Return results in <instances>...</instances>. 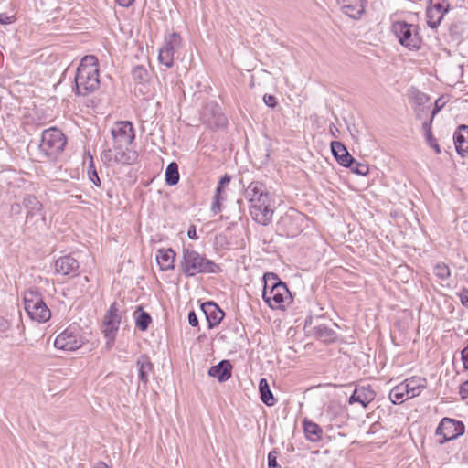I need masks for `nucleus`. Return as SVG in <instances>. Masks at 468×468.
Listing matches in <instances>:
<instances>
[{"instance_id": "27", "label": "nucleus", "mask_w": 468, "mask_h": 468, "mask_svg": "<svg viewBox=\"0 0 468 468\" xmlns=\"http://www.w3.org/2000/svg\"><path fill=\"white\" fill-rule=\"evenodd\" d=\"M401 383L403 384L405 389H407L406 399H408L419 396L426 388L427 380L423 378L412 377L405 379Z\"/></svg>"}, {"instance_id": "19", "label": "nucleus", "mask_w": 468, "mask_h": 468, "mask_svg": "<svg viewBox=\"0 0 468 468\" xmlns=\"http://www.w3.org/2000/svg\"><path fill=\"white\" fill-rule=\"evenodd\" d=\"M250 214L254 221L262 225L268 226L272 221L273 209L271 207V202L264 205H250Z\"/></svg>"}, {"instance_id": "43", "label": "nucleus", "mask_w": 468, "mask_h": 468, "mask_svg": "<svg viewBox=\"0 0 468 468\" xmlns=\"http://www.w3.org/2000/svg\"><path fill=\"white\" fill-rule=\"evenodd\" d=\"M430 109H431L430 105H426V106H422V107L414 106L413 111H414L416 119H418L420 121H423V122H425V120H429L430 117H428V115L430 112Z\"/></svg>"}, {"instance_id": "16", "label": "nucleus", "mask_w": 468, "mask_h": 468, "mask_svg": "<svg viewBox=\"0 0 468 468\" xmlns=\"http://www.w3.org/2000/svg\"><path fill=\"white\" fill-rule=\"evenodd\" d=\"M262 286L261 292H291L287 283L282 282L274 272H265L260 280Z\"/></svg>"}, {"instance_id": "56", "label": "nucleus", "mask_w": 468, "mask_h": 468, "mask_svg": "<svg viewBox=\"0 0 468 468\" xmlns=\"http://www.w3.org/2000/svg\"><path fill=\"white\" fill-rule=\"evenodd\" d=\"M314 317L312 315H309L306 317L304 321V329L308 332L309 329H311L313 326Z\"/></svg>"}, {"instance_id": "50", "label": "nucleus", "mask_w": 468, "mask_h": 468, "mask_svg": "<svg viewBox=\"0 0 468 468\" xmlns=\"http://www.w3.org/2000/svg\"><path fill=\"white\" fill-rule=\"evenodd\" d=\"M188 323L193 327L198 326V318H197L195 311H190L189 312V314H188Z\"/></svg>"}, {"instance_id": "46", "label": "nucleus", "mask_w": 468, "mask_h": 468, "mask_svg": "<svg viewBox=\"0 0 468 468\" xmlns=\"http://www.w3.org/2000/svg\"><path fill=\"white\" fill-rule=\"evenodd\" d=\"M221 195H218V193H215L214 195V197H213V201H212V204H211V211L216 215L218 213H219L222 209V205H221Z\"/></svg>"}, {"instance_id": "8", "label": "nucleus", "mask_w": 468, "mask_h": 468, "mask_svg": "<svg viewBox=\"0 0 468 468\" xmlns=\"http://www.w3.org/2000/svg\"><path fill=\"white\" fill-rule=\"evenodd\" d=\"M120 323L121 316L119 314L118 304L114 302L111 304L109 310L105 314L102 323V333L107 338L106 346L108 348L113 345Z\"/></svg>"}, {"instance_id": "18", "label": "nucleus", "mask_w": 468, "mask_h": 468, "mask_svg": "<svg viewBox=\"0 0 468 468\" xmlns=\"http://www.w3.org/2000/svg\"><path fill=\"white\" fill-rule=\"evenodd\" d=\"M79 261L72 254L61 256L55 261L56 272L64 276H76L79 273Z\"/></svg>"}, {"instance_id": "64", "label": "nucleus", "mask_w": 468, "mask_h": 468, "mask_svg": "<svg viewBox=\"0 0 468 468\" xmlns=\"http://www.w3.org/2000/svg\"><path fill=\"white\" fill-rule=\"evenodd\" d=\"M462 292H466V293H468V289H463Z\"/></svg>"}, {"instance_id": "48", "label": "nucleus", "mask_w": 468, "mask_h": 468, "mask_svg": "<svg viewBox=\"0 0 468 468\" xmlns=\"http://www.w3.org/2000/svg\"><path fill=\"white\" fill-rule=\"evenodd\" d=\"M263 101L268 107L271 109H274L278 104L276 97L271 94H265L263 96Z\"/></svg>"}, {"instance_id": "28", "label": "nucleus", "mask_w": 468, "mask_h": 468, "mask_svg": "<svg viewBox=\"0 0 468 468\" xmlns=\"http://www.w3.org/2000/svg\"><path fill=\"white\" fill-rule=\"evenodd\" d=\"M232 366L229 360H222L208 370L210 377L216 378L219 382H225L231 378Z\"/></svg>"}, {"instance_id": "49", "label": "nucleus", "mask_w": 468, "mask_h": 468, "mask_svg": "<svg viewBox=\"0 0 468 468\" xmlns=\"http://www.w3.org/2000/svg\"><path fill=\"white\" fill-rule=\"evenodd\" d=\"M88 174V177L89 179L96 186H101V179H100V176L98 175V172L97 170H91V172L90 173H87Z\"/></svg>"}, {"instance_id": "31", "label": "nucleus", "mask_w": 468, "mask_h": 468, "mask_svg": "<svg viewBox=\"0 0 468 468\" xmlns=\"http://www.w3.org/2000/svg\"><path fill=\"white\" fill-rule=\"evenodd\" d=\"M259 391L261 401L267 406H273L276 399L270 388L269 383L266 378H261L259 382Z\"/></svg>"}, {"instance_id": "20", "label": "nucleus", "mask_w": 468, "mask_h": 468, "mask_svg": "<svg viewBox=\"0 0 468 468\" xmlns=\"http://www.w3.org/2000/svg\"><path fill=\"white\" fill-rule=\"evenodd\" d=\"M330 148L333 156L341 166H350L355 163V158L349 154L346 146L340 141H332Z\"/></svg>"}, {"instance_id": "6", "label": "nucleus", "mask_w": 468, "mask_h": 468, "mask_svg": "<svg viewBox=\"0 0 468 468\" xmlns=\"http://www.w3.org/2000/svg\"><path fill=\"white\" fill-rule=\"evenodd\" d=\"M83 343L80 328L78 325H70L56 337L54 346L58 349L74 351Z\"/></svg>"}, {"instance_id": "41", "label": "nucleus", "mask_w": 468, "mask_h": 468, "mask_svg": "<svg viewBox=\"0 0 468 468\" xmlns=\"http://www.w3.org/2000/svg\"><path fill=\"white\" fill-rule=\"evenodd\" d=\"M346 167L349 168L352 173L356 174L358 176H365L369 173L368 165L364 163H359L356 159L354 164H352L350 166Z\"/></svg>"}, {"instance_id": "30", "label": "nucleus", "mask_w": 468, "mask_h": 468, "mask_svg": "<svg viewBox=\"0 0 468 468\" xmlns=\"http://www.w3.org/2000/svg\"><path fill=\"white\" fill-rule=\"evenodd\" d=\"M303 427L305 437L308 441L317 442L322 440L323 430L317 423L308 419H304L303 421Z\"/></svg>"}, {"instance_id": "1", "label": "nucleus", "mask_w": 468, "mask_h": 468, "mask_svg": "<svg viewBox=\"0 0 468 468\" xmlns=\"http://www.w3.org/2000/svg\"><path fill=\"white\" fill-rule=\"evenodd\" d=\"M74 80L75 94L78 96H88L99 88V65L95 56H85L80 60Z\"/></svg>"}, {"instance_id": "61", "label": "nucleus", "mask_w": 468, "mask_h": 468, "mask_svg": "<svg viewBox=\"0 0 468 468\" xmlns=\"http://www.w3.org/2000/svg\"><path fill=\"white\" fill-rule=\"evenodd\" d=\"M93 468H110L105 463L99 462L97 463Z\"/></svg>"}, {"instance_id": "9", "label": "nucleus", "mask_w": 468, "mask_h": 468, "mask_svg": "<svg viewBox=\"0 0 468 468\" xmlns=\"http://www.w3.org/2000/svg\"><path fill=\"white\" fill-rule=\"evenodd\" d=\"M464 424L457 420L443 418L436 429V435L441 436L440 444L454 440L464 433Z\"/></svg>"}, {"instance_id": "23", "label": "nucleus", "mask_w": 468, "mask_h": 468, "mask_svg": "<svg viewBox=\"0 0 468 468\" xmlns=\"http://www.w3.org/2000/svg\"><path fill=\"white\" fill-rule=\"evenodd\" d=\"M456 152L462 157H468V125L462 124L453 134Z\"/></svg>"}, {"instance_id": "57", "label": "nucleus", "mask_w": 468, "mask_h": 468, "mask_svg": "<svg viewBox=\"0 0 468 468\" xmlns=\"http://www.w3.org/2000/svg\"><path fill=\"white\" fill-rule=\"evenodd\" d=\"M356 402L359 403V396L356 393V388H355L353 394L350 396V398L348 399L349 404H354Z\"/></svg>"}, {"instance_id": "35", "label": "nucleus", "mask_w": 468, "mask_h": 468, "mask_svg": "<svg viewBox=\"0 0 468 468\" xmlns=\"http://www.w3.org/2000/svg\"><path fill=\"white\" fill-rule=\"evenodd\" d=\"M133 80L136 83L144 84L149 81L150 74L147 69L143 65H137L133 67L132 70Z\"/></svg>"}, {"instance_id": "3", "label": "nucleus", "mask_w": 468, "mask_h": 468, "mask_svg": "<svg viewBox=\"0 0 468 468\" xmlns=\"http://www.w3.org/2000/svg\"><path fill=\"white\" fill-rule=\"evenodd\" d=\"M23 208L26 210V220L25 223H29L35 217H40L44 221L46 218L45 210L43 204L37 199V197L31 194H26L21 203L14 202L10 205L9 216L13 218L21 217Z\"/></svg>"}, {"instance_id": "15", "label": "nucleus", "mask_w": 468, "mask_h": 468, "mask_svg": "<svg viewBox=\"0 0 468 468\" xmlns=\"http://www.w3.org/2000/svg\"><path fill=\"white\" fill-rule=\"evenodd\" d=\"M203 122L212 129L224 128L228 120L221 109L214 103L207 104L202 113Z\"/></svg>"}, {"instance_id": "10", "label": "nucleus", "mask_w": 468, "mask_h": 468, "mask_svg": "<svg viewBox=\"0 0 468 468\" xmlns=\"http://www.w3.org/2000/svg\"><path fill=\"white\" fill-rule=\"evenodd\" d=\"M182 37L178 33H172L165 37V45L159 49L158 59L166 68L174 65V56L180 48Z\"/></svg>"}, {"instance_id": "47", "label": "nucleus", "mask_w": 468, "mask_h": 468, "mask_svg": "<svg viewBox=\"0 0 468 468\" xmlns=\"http://www.w3.org/2000/svg\"><path fill=\"white\" fill-rule=\"evenodd\" d=\"M279 452L275 450H272L268 454V466L269 468H282L277 462Z\"/></svg>"}, {"instance_id": "58", "label": "nucleus", "mask_w": 468, "mask_h": 468, "mask_svg": "<svg viewBox=\"0 0 468 468\" xmlns=\"http://www.w3.org/2000/svg\"><path fill=\"white\" fill-rule=\"evenodd\" d=\"M134 0H116L119 5L123 7H129Z\"/></svg>"}, {"instance_id": "24", "label": "nucleus", "mask_w": 468, "mask_h": 468, "mask_svg": "<svg viewBox=\"0 0 468 468\" xmlns=\"http://www.w3.org/2000/svg\"><path fill=\"white\" fill-rule=\"evenodd\" d=\"M176 253L171 249H158L155 259L161 271H169L175 268V260Z\"/></svg>"}, {"instance_id": "11", "label": "nucleus", "mask_w": 468, "mask_h": 468, "mask_svg": "<svg viewBox=\"0 0 468 468\" xmlns=\"http://www.w3.org/2000/svg\"><path fill=\"white\" fill-rule=\"evenodd\" d=\"M449 9L448 0H430L426 9L428 27L431 29H436Z\"/></svg>"}, {"instance_id": "53", "label": "nucleus", "mask_w": 468, "mask_h": 468, "mask_svg": "<svg viewBox=\"0 0 468 468\" xmlns=\"http://www.w3.org/2000/svg\"><path fill=\"white\" fill-rule=\"evenodd\" d=\"M187 236L191 239H198V237L197 235V230H196V226L195 225H191L188 228Z\"/></svg>"}, {"instance_id": "25", "label": "nucleus", "mask_w": 468, "mask_h": 468, "mask_svg": "<svg viewBox=\"0 0 468 468\" xmlns=\"http://www.w3.org/2000/svg\"><path fill=\"white\" fill-rule=\"evenodd\" d=\"M264 302L271 309L285 310L293 302V294H261Z\"/></svg>"}, {"instance_id": "60", "label": "nucleus", "mask_w": 468, "mask_h": 468, "mask_svg": "<svg viewBox=\"0 0 468 468\" xmlns=\"http://www.w3.org/2000/svg\"><path fill=\"white\" fill-rule=\"evenodd\" d=\"M90 160L88 165L87 173L91 172V170H96L92 156H90Z\"/></svg>"}, {"instance_id": "55", "label": "nucleus", "mask_w": 468, "mask_h": 468, "mask_svg": "<svg viewBox=\"0 0 468 468\" xmlns=\"http://www.w3.org/2000/svg\"><path fill=\"white\" fill-rule=\"evenodd\" d=\"M9 328V322L0 317V332H5Z\"/></svg>"}, {"instance_id": "13", "label": "nucleus", "mask_w": 468, "mask_h": 468, "mask_svg": "<svg viewBox=\"0 0 468 468\" xmlns=\"http://www.w3.org/2000/svg\"><path fill=\"white\" fill-rule=\"evenodd\" d=\"M244 197L250 205L271 202L270 192L265 184L261 181H252L244 189Z\"/></svg>"}, {"instance_id": "52", "label": "nucleus", "mask_w": 468, "mask_h": 468, "mask_svg": "<svg viewBox=\"0 0 468 468\" xmlns=\"http://www.w3.org/2000/svg\"><path fill=\"white\" fill-rule=\"evenodd\" d=\"M460 395L463 399L468 398V380L464 381L460 387Z\"/></svg>"}, {"instance_id": "45", "label": "nucleus", "mask_w": 468, "mask_h": 468, "mask_svg": "<svg viewBox=\"0 0 468 468\" xmlns=\"http://www.w3.org/2000/svg\"><path fill=\"white\" fill-rule=\"evenodd\" d=\"M230 180L231 176L228 174H225L218 181V184L216 188V193H218V195H221L224 190V187L230 183Z\"/></svg>"}, {"instance_id": "32", "label": "nucleus", "mask_w": 468, "mask_h": 468, "mask_svg": "<svg viewBox=\"0 0 468 468\" xmlns=\"http://www.w3.org/2000/svg\"><path fill=\"white\" fill-rule=\"evenodd\" d=\"M356 393L359 396V404L366 408L371 401L375 399L376 392L368 386L356 387Z\"/></svg>"}, {"instance_id": "59", "label": "nucleus", "mask_w": 468, "mask_h": 468, "mask_svg": "<svg viewBox=\"0 0 468 468\" xmlns=\"http://www.w3.org/2000/svg\"><path fill=\"white\" fill-rule=\"evenodd\" d=\"M462 304L468 308V294H459Z\"/></svg>"}, {"instance_id": "12", "label": "nucleus", "mask_w": 468, "mask_h": 468, "mask_svg": "<svg viewBox=\"0 0 468 468\" xmlns=\"http://www.w3.org/2000/svg\"><path fill=\"white\" fill-rule=\"evenodd\" d=\"M303 215L298 212L285 214L277 223V230L282 235L293 238L302 231Z\"/></svg>"}, {"instance_id": "22", "label": "nucleus", "mask_w": 468, "mask_h": 468, "mask_svg": "<svg viewBox=\"0 0 468 468\" xmlns=\"http://www.w3.org/2000/svg\"><path fill=\"white\" fill-rule=\"evenodd\" d=\"M342 11L351 18L358 19L365 12L366 0H337Z\"/></svg>"}, {"instance_id": "4", "label": "nucleus", "mask_w": 468, "mask_h": 468, "mask_svg": "<svg viewBox=\"0 0 468 468\" xmlns=\"http://www.w3.org/2000/svg\"><path fill=\"white\" fill-rule=\"evenodd\" d=\"M391 31L401 46L410 50H419L420 48L421 37L417 25L406 21H396L391 26Z\"/></svg>"}, {"instance_id": "2", "label": "nucleus", "mask_w": 468, "mask_h": 468, "mask_svg": "<svg viewBox=\"0 0 468 468\" xmlns=\"http://www.w3.org/2000/svg\"><path fill=\"white\" fill-rule=\"evenodd\" d=\"M180 270L186 276L198 273L216 274L221 271L219 265L196 251L191 245L183 248Z\"/></svg>"}, {"instance_id": "14", "label": "nucleus", "mask_w": 468, "mask_h": 468, "mask_svg": "<svg viewBox=\"0 0 468 468\" xmlns=\"http://www.w3.org/2000/svg\"><path fill=\"white\" fill-rule=\"evenodd\" d=\"M113 143L131 145L135 139V130L129 121L117 122L111 129Z\"/></svg>"}, {"instance_id": "7", "label": "nucleus", "mask_w": 468, "mask_h": 468, "mask_svg": "<svg viewBox=\"0 0 468 468\" xmlns=\"http://www.w3.org/2000/svg\"><path fill=\"white\" fill-rule=\"evenodd\" d=\"M30 297L24 298L25 310L28 316L39 323L47 322L50 316V310L40 298V294H29Z\"/></svg>"}, {"instance_id": "21", "label": "nucleus", "mask_w": 468, "mask_h": 468, "mask_svg": "<svg viewBox=\"0 0 468 468\" xmlns=\"http://www.w3.org/2000/svg\"><path fill=\"white\" fill-rule=\"evenodd\" d=\"M201 309L207 317L209 328H213L219 324L225 315L224 312L212 302L203 303L201 305Z\"/></svg>"}, {"instance_id": "37", "label": "nucleus", "mask_w": 468, "mask_h": 468, "mask_svg": "<svg viewBox=\"0 0 468 468\" xmlns=\"http://www.w3.org/2000/svg\"><path fill=\"white\" fill-rule=\"evenodd\" d=\"M405 396H407V389H405L402 383L394 387L389 393V399L394 404L403 402L406 399Z\"/></svg>"}, {"instance_id": "29", "label": "nucleus", "mask_w": 468, "mask_h": 468, "mask_svg": "<svg viewBox=\"0 0 468 468\" xmlns=\"http://www.w3.org/2000/svg\"><path fill=\"white\" fill-rule=\"evenodd\" d=\"M140 381L146 386L149 382V375L154 371V365L147 355H141L136 360Z\"/></svg>"}, {"instance_id": "5", "label": "nucleus", "mask_w": 468, "mask_h": 468, "mask_svg": "<svg viewBox=\"0 0 468 468\" xmlns=\"http://www.w3.org/2000/svg\"><path fill=\"white\" fill-rule=\"evenodd\" d=\"M67 144V137L61 130L51 127L42 132L40 151L48 157L56 158L63 152Z\"/></svg>"}, {"instance_id": "63", "label": "nucleus", "mask_w": 468, "mask_h": 468, "mask_svg": "<svg viewBox=\"0 0 468 468\" xmlns=\"http://www.w3.org/2000/svg\"><path fill=\"white\" fill-rule=\"evenodd\" d=\"M25 292H30L33 293L34 292L31 289L27 290Z\"/></svg>"}, {"instance_id": "34", "label": "nucleus", "mask_w": 468, "mask_h": 468, "mask_svg": "<svg viewBox=\"0 0 468 468\" xmlns=\"http://www.w3.org/2000/svg\"><path fill=\"white\" fill-rule=\"evenodd\" d=\"M431 127L432 124L431 123V122H422V130L424 132L426 143L435 151L436 154H441V148L437 143L436 138L433 136Z\"/></svg>"}, {"instance_id": "42", "label": "nucleus", "mask_w": 468, "mask_h": 468, "mask_svg": "<svg viewBox=\"0 0 468 468\" xmlns=\"http://www.w3.org/2000/svg\"><path fill=\"white\" fill-rule=\"evenodd\" d=\"M152 319L149 314L145 312H142L137 317H136V326L142 330L144 331L148 328Z\"/></svg>"}, {"instance_id": "54", "label": "nucleus", "mask_w": 468, "mask_h": 468, "mask_svg": "<svg viewBox=\"0 0 468 468\" xmlns=\"http://www.w3.org/2000/svg\"><path fill=\"white\" fill-rule=\"evenodd\" d=\"M329 132L332 134L333 137L337 138L339 136V129L334 124L331 123L329 126Z\"/></svg>"}, {"instance_id": "33", "label": "nucleus", "mask_w": 468, "mask_h": 468, "mask_svg": "<svg viewBox=\"0 0 468 468\" xmlns=\"http://www.w3.org/2000/svg\"><path fill=\"white\" fill-rule=\"evenodd\" d=\"M165 183L168 186H176L179 182V171L178 165L176 162H171L168 164L165 173Z\"/></svg>"}, {"instance_id": "26", "label": "nucleus", "mask_w": 468, "mask_h": 468, "mask_svg": "<svg viewBox=\"0 0 468 468\" xmlns=\"http://www.w3.org/2000/svg\"><path fill=\"white\" fill-rule=\"evenodd\" d=\"M308 335L324 343H332L337 339L336 332L324 324L314 325L308 330Z\"/></svg>"}, {"instance_id": "39", "label": "nucleus", "mask_w": 468, "mask_h": 468, "mask_svg": "<svg viewBox=\"0 0 468 468\" xmlns=\"http://www.w3.org/2000/svg\"><path fill=\"white\" fill-rule=\"evenodd\" d=\"M433 272L441 282L450 277V269L445 263H437L433 268Z\"/></svg>"}, {"instance_id": "36", "label": "nucleus", "mask_w": 468, "mask_h": 468, "mask_svg": "<svg viewBox=\"0 0 468 468\" xmlns=\"http://www.w3.org/2000/svg\"><path fill=\"white\" fill-rule=\"evenodd\" d=\"M449 36L452 42L460 43L463 39V27L461 22L452 23L449 27Z\"/></svg>"}, {"instance_id": "38", "label": "nucleus", "mask_w": 468, "mask_h": 468, "mask_svg": "<svg viewBox=\"0 0 468 468\" xmlns=\"http://www.w3.org/2000/svg\"><path fill=\"white\" fill-rule=\"evenodd\" d=\"M410 97L414 101V106H426L430 102L431 98L426 93L419 90L418 89H412L410 90Z\"/></svg>"}, {"instance_id": "44", "label": "nucleus", "mask_w": 468, "mask_h": 468, "mask_svg": "<svg viewBox=\"0 0 468 468\" xmlns=\"http://www.w3.org/2000/svg\"><path fill=\"white\" fill-rule=\"evenodd\" d=\"M101 158L104 164L107 165H111L112 163H114V154H113V149H105L102 151L101 154Z\"/></svg>"}, {"instance_id": "62", "label": "nucleus", "mask_w": 468, "mask_h": 468, "mask_svg": "<svg viewBox=\"0 0 468 468\" xmlns=\"http://www.w3.org/2000/svg\"><path fill=\"white\" fill-rule=\"evenodd\" d=\"M463 460L468 463V451L466 452L463 453Z\"/></svg>"}, {"instance_id": "51", "label": "nucleus", "mask_w": 468, "mask_h": 468, "mask_svg": "<svg viewBox=\"0 0 468 468\" xmlns=\"http://www.w3.org/2000/svg\"><path fill=\"white\" fill-rule=\"evenodd\" d=\"M14 21H15L14 16H9L5 13L0 14V24L6 25V24H11Z\"/></svg>"}, {"instance_id": "40", "label": "nucleus", "mask_w": 468, "mask_h": 468, "mask_svg": "<svg viewBox=\"0 0 468 468\" xmlns=\"http://www.w3.org/2000/svg\"><path fill=\"white\" fill-rule=\"evenodd\" d=\"M447 100L445 99L444 96L439 97L434 102V107L431 112V116L429 120H425V122H431V123L432 124L435 116L441 111V109L445 106Z\"/></svg>"}, {"instance_id": "17", "label": "nucleus", "mask_w": 468, "mask_h": 468, "mask_svg": "<svg viewBox=\"0 0 468 468\" xmlns=\"http://www.w3.org/2000/svg\"><path fill=\"white\" fill-rule=\"evenodd\" d=\"M130 145L113 143L114 164L131 165L137 162L139 154L129 149Z\"/></svg>"}]
</instances>
